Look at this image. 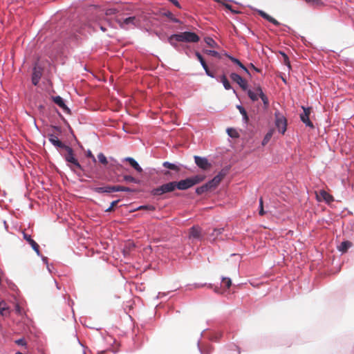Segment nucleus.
<instances>
[{"label": "nucleus", "instance_id": "2", "mask_svg": "<svg viewBox=\"0 0 354 354\" xmlns=\"http://www.w3.org/2000/svg\"><path fill=\"white\" fill-rule=\"evenodd\" d=\"M115 21L120 25V27L122 29H129L140 26V20L135 17H129L123 20L116 18Z\"/></svg>", "mask_w": 354, "mask_h": 354}, {"label": "nucleus", "instance_id": "12", "mask_svg": "<svg viewBox=\"0 0 354 354\" xmlns=\"http://www.w3.org/2000/svg\"><path fill=\"white\" fill-rule=\"evenodd\" d=\"M24 239H26L28 243L31 245L32 249L36 252L37 254H39V245L31 238V236L24 233Z\"/></svg>", "mask_w": 354, "mask_h": 354}, {"label": "nucleus", "instance_id": "54", "mask_svg": "<svg viewBox=\"0 0 354 354\" xmlns=\"http://www.w3.org/2000/svg\"><path fill=\"white\" fill-rule=\"evenodd\" d=\"M105 20L109 23V24L110 26H113V24H112V22H111V19H105Z\"/></svg>", "mask_w": 354, "mask_h": 354}, {"label": "nucleus", "instance_id": "26", "mask_svg": "<svg viewBox=\"0 0 354 354\" xmlns=\"http://www.w3.org/2000/svg\"><path fill=\"white\" fill-rule=\"evenodd\" d=\"M274 131V130L273 129H270L268 131V132L266 134V136H264V138L262 141L263 146H265L266 145H267L268 143V142L270 140V139L272 138V137L273 136Z\"/></svg>", "mask_w": 354, "mask_h": 354}, {"label": "nucleus", "instance_id": "29", "mask_svg": "<svg viewBox=\"0 0 354 354\" xmlns=\"http://www.w3.org/2000/svg\"><path fill=\"white\" fill-rule=\"evenodd\" d=\"M113 192H131L129 187L121 186V185H113L112 186Z\"/></svg>", "mask_w": 354, "mask_h": 354}, {"label": "nucleus", "instance_id": "56", "mask_svg": "<svg viewBox=\"0 0 354 354\" xmlns=\"http://www.w3.org/2000/svg\"><path fill=\"white\" fill-rule=\"evenodd\" d=\"M100 28L101 30H102L103 32H104L106 30V28L103 26H100Z\"/></svg>", "mask_w": 354, "mask_h": 354}, {"label": "nucleus", "instance_id": "25", "mask_svg": "<svg viewBox=\"0 0 354 354\" xmlns=\"http://www.w3.org/2000/svg\"><path fill=\"white\" fill-rule=\"evenodd\" d=\"M229 59L234 64H237L246 73L250 74L248 68L239 61V59L228 55Z\"/></svg>", "mask_w": 354, "mask_h": 354}, {"label": "nucleus", "instance_id": "10", "mask_svg": "<svg viewBox=\"0 0 354 354\" xmlns=\"http://www.w3.org/2000/svg\"><path fill=\"white\" fill-rule=\"evenodd\" d=\"M176 188L180 189V190H185L192 187L191 183V179L189 178H187L185 180H181L179 182H176Z\"/></svg>", "mask_w": 354, "mask_h": 354}, {"label": "nucleus", "instance_id": "31", "mask_svg": "<svg viewBox=\"0 0 354 354\" xmlns=\"http://www.w3.org/2000/svg\"><path fill=\"white\" fill-rule=\"evenodd\" d=\"M221 82L223 83V86L226 90H230L231 88V85L225 75L221 77Z\"/></svg>", "mask_w": 354, "mask_h": 354}, {"label": "nucleus", "instance_id": "40", "mask_svg": "<svg viewBox=\"0 0 354 354\" xmlns=\"http://www.w3.org/2000/svg\"><path fill=\"white\" fill-rule=\"evenodd\" d=\"M120 200H116L113 202H111V205L109 208H107L105 212H111L114 210V207L117 205V204L119 203Z\"/></svg>", "mask_w": 354, "mask_h": 354}, {"label": "nucleus", "instance_id": "36", "mask_svg": "<svg viewBox=\"0 0 354 354\" xmlns=\"http://www.w3.org/2000/svg\"><path fill=\"white\" fill-rule=\"evenodd\" d=\"M222 283L224 285L226 289H228L232 286V281L228 277H223Z\"/></svg>", "mask_w": 354, "mask_h": 354}, {"label": "nucleus", "instance_id": "8", "mask_svg": "<svg viewBox=\"0 0 354 354\" xmlns=\"http://www.w3.org/2000/svg\"><path fill=\"white\" fill-rule=\"evenodd\" d=\"M304 113L300 115L301 120L308 127L313 128V124L309 119L310 109L302 106Z\"/></svg>", "mask_w": 354, "mask_h": 354}, {"label": "nucleus", "instance_id": "17", "mask_svg": "<svg viewBox=\"0 0 354 354\" xmlns=\"http://www.w3.org/2000/svg\"><path fill=\"white\" fill-rule=\"evenodd\" d=\"M259 15L262 17L263 19L268 20L269 22L273 24L275 26H279V22L277 21L275 19H274L272 17L270 16L267 13H266L263 10H258Z\"/></svg>", "mask_w": 354, "mask_h": 354}, {"label": "nucleus", "instance_id": "18", "mask_svg": "<svg viewBox=\"0 0 354 354\" xmlns=\"http://www.w3.org/2000/svg\"><path fill=\"white\" fill-rule=\"evenodd\" d=\"M124 160L128 162L130 164V165L134 169H136L138 172H139V173L142 172V169L133 158L127 157V158H125Z\"/></svg>", "mask_w": 354, "mask_h": 354}, {"label": "nucleus", "instance_id": "51", "mask_svg": "<svg viewBox=\"0 0 354 354\" xmlns=\"http://www.w3.org/2000/svg\"><path fill=\"white\" fill-rule=\"evenodd\" d=\"M250 67L252 68L255 71L259 73L261 71L258 68L255 67L253 64H250Z\"/></svg>", "mask_w": 354, "mask_h": 354}, {"label": "nucleus", "instance_id": "49", "mask_svg": "<svg viewBox=\"0 0 354 354\" xmlns=\"http://www.w3.org/2000/svg\"><path fill=\"white\" fill-rule=\"evenodd\" d=\"M87 157L91 158L94 162L96 161L95 158L94 157V156L92 154L91 151H90L87 153Z\"/></svg>", "mask_w": 354, "mask_h": 354}, {"label": "nucleus", "instance_id": "16", "mask_svg": "<svg viewBox=\"0 0 354 354\" xmlns=\"http://www.w3.org/2000/svg\"><path fill=\"white\" fill-rule=\"evenodd\" d=\"M53 102L61 107L65 112L69 113L70 110L65 104L63 99L60 96H56L53 97Z\"/></svg>", "mask_w": 354, "mask_h": 354}, {"label": "nucleus", "instance_id": "34", "mask_svg": "<svg viewBox=\"0 0 354 354\" xmlns=\"http://www.w3.org/2000/svg\"><path fill=\"white\" fill-rule=\"evenodd\" d=\"M0 314L2 316H6L8 314V307L5 304L2 305L0 303Z\"/></svg>", "mask_w": 354, "mask_h": 354}, {"label": "nucleus", "instance_id": "15", "mask_svg": "<svg viewBox=\"0 0 354 354\" xmlns=\"http://www.w3.org/2000/svg\"><path fill=\"white\" fill-rule=\"evenodd\" d=\"M225 176V174L220 172L218 175H216L212 180H209L208 183L212 187V188H215L218 186V185L221 183L223 178Z\"/></svg>", "mask_w": 354, "mask_h": 354}, {"label": "nucleus", "instance_id": "48", "mask_svg": "<svg viewBox=\"0 0 354 354\" xmlns=\"http://www.w3.org/2000/svg\"><path fill=\"white\" fill-rule=\"evenodd\" d=\"M16 343L18 344V345H21V346H24L26 345V341L24 340V339H17L16 341Z\"/></svg>", "mask_w": 354, "mask_h": 354}, {"label": "nucleus", "instance_id": "30", "mask_svg": "<svg viewBox=\"0 0 354 354\" xmlns=\"http://www.w3.org/2000/svg\"><path fill=\"white\" fill-rule=\"evenodd\" d=\"M236 108L239 109V112L243 115V120H244L245 122L247 123L248 122V120H249V118L248 116L247 112L245 110V109L242 106H241V105H237Z\"/></svg>", "mask_w": 354, "mask_h": 354}, {"label": "nucleus", "instance_id": "11", "mask_svg": "<svg viewBox=\"0 0 354 354\" xmlns=\"http://www.w3.org/2000/svg\"><path fill=\"white\" fill-rule=\"evenodd\" d=\"M189 239L201 240L202 238L201 229L198 226H193L189 229Z\"/></svg>", "mask_w": 354, "mask_h": 354}, {"label": "nucleus", "instance_id": "52", "mask_svg": "<svg viewBox=\"0 0 354 354\" xmlns=\"http://www.w3.org/2000/svg\"><path fill=\"white\" fill-rule=\"evenodd\" d=\"M216 2L221 3V5L224 6L225 2V0H214Z\"/></svg>", "mask_w": 354, "mask_h": 354}, {"label": "nucleus", "instance_id": "47", "mask_svg": "<svg viewBox=\"0 0 354 354\" xmlns=\"http://www.w3.org/2000/svg\"><path fill=\"white\" fill-rule=\"evenodd\" d=\"M138 209H148L150 211H153L155 209V207L152 205H144V206H140Z\"/></svg>", "mask_w": 354, "mask_h": 354}, {"label": "nucleus", "instance_id": "53", "mask_svg": "<svg viewBox=\"0 0 354 354\" xmlns=\"http://www.w3.org/2000/svg\"><path fill=\"white\" fill-rule=\"evenodd\" d=\"M214 292L218 294H223V292L221 290V288H215Z\"/></svg>", "mask_w": 354, "mask_h": 354}, {"label": "nucleus", "instance_id": "13", "mask_svg": "<svg viewBox=\"0 0 354 354\" xmlns=\"http://www.w3.org/2000/svg\"><path fill=\"white\" fill-rule=\"evenodd\" d=\"M48 140L54 146L57 147L65 149L66 147H67V145H64L62 141H60L58 139V138L56 136L53 134H50L48 136Z\"/></svg>", "mask_w": 354, "mask_h": 354}, {"label": "nucleus", "instance_id": "33", "mask_svg": "<svg viewBox=\"0 0 354 354\" xmlns=\"http://www.w3.org/2000/svg\"><path fill=\"white\" fill-rule=\"evenodd\" d=\"M97 158H98L99 162L100 163H102V165H106L108 164V161H107L106 157L104 156V153H100L97 155Z\"/></svg>", "mask_w": 354, "mask_h": 354}, {"label": "nucleus", "instance_id": "4", "mask_svg": "<svg viewBox=\"0 0 354 354\" xmlns=\"http://www.w3.org/2000/svg\"><path fill=\"white\" fill-rule=\"evenodd\" d=\"M176 189L175 181L169 182L153 189L151 192L153 196H160L163 194L173 192Z\"/></svg>", "mask_w": 354, "mask_h": 354}, {"label": "nucleus", "instance_id": "41", "mask_svg": "<svg viewBox=\"0 0 354 354\" xmlns=\"http://www.w3.org/2000/svg\"><path fill=\"white\" fill-rule=\"evenodd\" d=\"M196 57L198 58V59L199 60V62H201L202 66H206V62L205 61V59H203V56L200 54V53L198 52H196L195 53Z\"/></svg>", "mask_w": 354, "mask_h": 354}, {"label": "nucleus", "instance_id": "21", "mask_svg": "<svg viewBox=\"0 0 354 354\" xmlns=\"http://www.w3.org/2000/svg\"><path fill=\"white\" fill-rule=\"evenodd\" d=\"M212 189V188L210 186V185L209 184V183H207L204 184L203 185L197 187L196 189V193L198 195H201L202 194H204V193L208 192L209 190H210Z\"/></svg>", "mask_w": 354, "mask_h": 354}, {"label": "nucleus", "instance_id": "45", "mask_svg": "<svg viewBox=\"0 0 354 354\" xmlns=\"http://www.w3.org/2000/svg\"><path fill=\"white\" fill-rule=\"evenodd\" d=\"M223 6H225V8H226L227 10H230L232 13H234V14L240 13L239 11L234 10L232 8V6L228 4V3H225Z\"/></svg>", "mask_w": 354, "mask_h": 354}, {"label": "nucleus", "instance_id": "46", "mask_svg": "<svg viewBox=\"0 0 354 354\" xmlns=\"http://www.w3.org/2000/svg\"><path fill=\"white\" fill-rule=\"evenodd\" d=\"M203 68H204V70L205 71L206 74L208 76H209L211 77H214V74L209 71V68H208L207 64H206V66H203Z\"/></svg>", "mask_w": 354, "mask_h": 354}, {"label": "nucleus", "instance_id": "32", "mask_svg": "<svg viewBox=\"0 0 354 354\" xmlns=\"http://www.w3.org/2000/svg\"><path fill=\"white\" fill-rule=\"evenodd\" d=\"M205 43L211 48H217V43L211 37L205 38Z\"/></svg>", "mask_w": 354, "mask_h": 354}, {"label": "nucleus", "instance_id": "1", "mask_svg": "<svg viewBox=\"0 0 354 354\" xmlns=\"http://www.w3.org/2000/svg\"><path fill=\"white\" fill-rule=\"evenodd\" d=\"M200 37L192 32H183L178 34H174L168 38L169 43L174 47L177 46V42L196 43Z\"/></svg>", "mask_w": 354, "mask_h": 354}, {"label": "nucleus", "instance_id": "23", "mask_svg": "<svg viewBox=\"0 0 354 354\" xmlns=\"http://www.w3.org/2000/svg\"><path fill=\"white\" fill-rule=\"evenodd\" d=\"M223 231L224 228H214L213 229L212 232L209 235L210 238H212V241H215L218 238V235L221 234Z\"/></svg>", "mask_w": 354, "mask_h": 354}, {"label": "nucleus", "instance_id": "43", "mask_svg": "<svg viewBox=\"0 0 354 354\" xmlns=\"http://www.w3.org/2000/svg\"><path fill=\"white\" fill-rule=\"evenodd\" d=\"M259 215L263 216L266 214V212L263 209V202L262 198L259 200Z\"/></svg>", "mask_w": 354, "mask_h": 354}, {"label": "nucleus", "instance_id": "7", "mask_svg": "<svg viewBox=\"0 0 354 354\" xmlns=\"http://www.w3.org/2000/svg\"><path fill=\"white\" fill-rule=\"evenodd\" d=\"M230 78L234 82L237 83L243 90H244V91L247 90V87H248L247 81L245 80H244L241 75H239L235 73H232L230 74Z\"/></svg>", "mask_w": 354, "mask_h": 354}, {"label": "nucleus", "instance_id": "35", "mask_svg": "<svg viewBox=\"0 0 354 354\" xmlns=\"http://www.w3.org/2000/svg\"><path fill=\"white\" fill-rule=\"evenodd\" d=\"M203 52H204V53H205L208 55L220 58V55L217 51L212 50H204Z\"/></svg>", "mask_w": 354, "mask_h": 354}, {"label": "nucleus", "instance_id": "6", "mask_svg": "<svg viewBox=\"0 0 354 354\" xmlns=\"http://www.w3.org/2000/svg\"><path fill=\"white\" fill-rule=\"evenodd\" d=\"M196 165L203 170H207L211 168L212 165L208 162L206 158L200 157L198 156H194Z\"/></svg>", "mask_w": 354, "mask_h": 354}, {"label": "nucleus", "instance_id": "55", "mask_svg": "<svg viewBox=\"0 0 354 354\" xmlns=\"http://www.w3.org/2000/svg\"><path fill=\"white\" fill-rule=\"evenodd\" d=\"M305 1L306 2H308V3H310V2L314 3V2H317L318 1V0H305Z\"/></svg>", "mask_w": 354, "mask_h": 354}, {"label": "nucleus", "instance_id": "22", "mask_svg": "<svg viewBox=\"0 0 354 354\" xmlns=\"http://www.w3.org/2000/svg\"><path fill=\"white\" fill-rule=\"evenodd\" d=\"M191 179L192 185L194 186L202 181H203L205 178V176L204 175H196L193 177L189 178Z\"/></svg>", "mask_w": 354, "mask_h": 354}, {"label": "nucleus", "instance_id": "3", "mask_svg": "<svg viewBox=\"0 0 354 354\" xmlns=\"http://www.w3.org/2000/svg\"><path fill=\"white\" fill-rule=\"evenodd\" d=\"M66 151V154L65 155V160L66 162H70L73 165V166H71V168L72 170L75 171V169L74 167H76L80 170H82V167L81 165L79 163L78 160L75 158V155L73 153V150L71 147L67 146L65 148Z\"/></svg>", "mask_w": 354, "mask_h": 354}, {"label": "nucleus", "instance_id": "19", "mask_svg": "<svg viewBox=\"0 0 354 354\" xmlns=\"http://www.w3.org/2000/svg\"><path fill=\"white\" fill-rule=\"evenodd\" d=\"M96 193L102 194V193H111L113 192L112 186L108 185L105 187H98L92 188Z\"/></svg>", "mask_w": 354, "mask_h": 354}, {"label": "nucleus", "instance_id": "27", "mask_svg": "<svg viewBox=\"0 0 354 354\" xmlns=\"http://www.w3.org/2000/svg\"><path fill=\"white\" fill-rule=\"evenodd\" d=\"M257 91L260 93L259 97L262 100L264 105L267 106L268 105V99L266 95L263 93L260 86H257Z\"/></svg>", "mask_w": 354, "mask_h": 354}, {"label": "nucleus", "instance_id": "42", "mask_svg": "<svg viewBox=\"0 0 354 354\" xmlns=\"http://www.w3.org/2000/svg\"><path fill=\"white\" fill-rule=\"evenodd\" d=\"M165 16H167L171 21L178 23L179 20L174 17V15L171 12H167L165 14Z\"/></svg>", "mask_w": 354, "mask_h": 354}, {"label": "nucleus", "instance_id": "28", "mask_svg": "<svg viewBox=\"0 0 354 354\" xmlns=\"http://www.w3.org/2000/svg\"><path fill=\"white\" fill-rule=\"evenodd\" d=\"M162 165L165 168H167V169H171V170H174V171H180V167L178 166H177L175 164L171 163L169 162H164L162 163Z\"/></svg>", "mask_w": 354, "mask_h": 354}, {"label": "nucleus", "instance_id": "24", "mask_svg": "<svg viewBox=\"0 0 354 354\" xmlns=\"http://www.w3.org/2000/svg\"><path fill=\"white\" fill-rule=\"evenodd\" d=\"M352 245V243L348 241H343L341 243L340 245L338 246V250L341 251L342 252H346L349 248H351Z\"/></svg>", "mask_w": 354, "mask_h": 354}, {"label": "nucleus", "instance_id": "38", "mask_svg": "<svg viewBox=\"0 0 354 354\" xmlns=\"http://www.w3.org/2000/svg\"><path fill=\"white\" fill-rule=\"evenodd\" d=\"M280 53L283 57V62L286 66H288L289 68H290V63L289 58H288V55L286 53H282V52H280Z\"/></svg>", "mask_w": 354, "mask_h": 354}, {"label": "nucleus", "instance_id": "44", "mask_svg": "<svg viewBox=\"0 0 354 354\" xmlns=\"http://www.w3.org/2000/svg\"><path fill=\"white\" fill-rule=\"evenodd\" d=\"M118 12V10L115 8H109L106 10L105 14L106 16H111V15H115Z\"/></svg>", "mask_w": 354, "mask_h": 354}, {"label": "nucleus", "instance_id": "20", "mask_svg": "<svg viewBox=\"0 0 354 354\" xmlns=\"http://www.w3.org/2000/svg\"><path fill=\"white\" fill-rule=\"evenodd\" d=\"M247 92H248V97L253 102L257 101L259 100L260 93H259V92L257 91V86L254 88V91L249 89V90H248Z\"/></svg>", "mask_w": 354, "mask_h": 354}, {"label": "nucleus", "instance_id": "39", "mask_svg": "<svg viewBox=\"0 0 354 354\" xmlns=\"http://www.w3.org/2000/svg\"><path fill=\"white\" fill-rule=\"evenodd\" d=\"M227 131L228 135L232 138H238L239 137L238 132L234 129H232V128L228 129Z\"/></svg>", "mask_w": 354, "mask_h": 354}, {"label": "nucleus", "instance_id": "50", "mask_svg": "<svg viewBox=\"0 0 354 354\" xmlns=\"http://www.w3.org/2000/svg\"><path fill=\"white\" fill-rule=\"evenodd\" d=\"M170 1L175 5L176 7L180 8V4L177 0H170Z\"/></svg>", "mask_w": 354, "mask_h": 354}, {"label": "nucleus", "instance_id": "14", "mask_svg": "<svg viewBox=\"0 0 354 354\" xmlns=\"http://www.w3.org/2000/svg\"><path fill=\"white\" fill-rule=\"evenodd\" d=\"M41 77V71L39 68L35 67L33 68L32 77V82L34 85H37L39 80Z\"/></svg>", "mask_w": 354, "mask_h": 354}, {"label": "nucleus", "instance_id": "57", "mask_svg": "<svg viewBox=\"0 0 354 354\" xmlns=\"http://www.w3.org/2000/svg\"><path fill=\"white\" fill-rule=\"evenodd\" d=\"M164 174H165V175H168V174H169V171H165V172L164 173Z\"/></svg>", "mask_w": 354, "mask_h": 354}, {"label": "nucleus", "instance_id": "5", "mask_svg": "<svg viewBox=\"0 0 354 354\" xmlns=\"http://www.w3.org/2000/svg\"><path fill=\"white\" fill-rule=\"evenodd\" d=\"M275 125L279 133L284 134L287 129V120L279 112L275 114Z\"/></svg>", "mask_w": 354, "mask_h": 354}, {"label": "nucleus", "instance_id": "37", "mask_svg": "<svg viewBox=\"0 0 354 354\" xmlns=\"http://www.w3.org/2000/svg\"><path fill=\"white\" fill-rule=\"evenodd\" d=\"M124 180L127 182L134 183H138V182H139V180H138L136 178H135L134 177L129 176V175L124 176Z\"/></svg>", "mask_w": 354, "mask_h": 354}, {"label": "nucleus", "instance_id": "9", "mask_svg": "<svg viewBox=\"0 0 354 354\" xmlns=\"http://www.w3.org/2000/svg\"><path fill=\"white\" fill-rule=\"evenodd\" d=\"M316 198L319 201H324L327 203L333 201V197L325 190H320L316 192Z\"/></svg>", "mask_w": 354, "mask_h": 354}]
</instances>
